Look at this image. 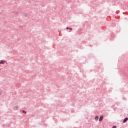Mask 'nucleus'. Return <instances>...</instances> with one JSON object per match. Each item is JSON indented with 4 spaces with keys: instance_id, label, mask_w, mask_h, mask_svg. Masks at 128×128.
<instances>
[{
    "instance_id": "3",
    "label": "nucleus",
    "mask_w": 128,
    "mask_h": 128,
    "mask_svg": "<svg viewBox=\"0 0 128 128\" xmlns=\"http://www.w3.org/2000/svg\"><path fill=\"white\" fill-rule=\"evenodd\" d=\"M103 118H104V116H100V118H99V122H102V120Z\"/></svg>"
},
{
    "instance_id": "8",
    "label": "nucleus",
    "mask_w": 128,
    "mask_h": 128,
    "mask_svg": "<svg viewBox=\"0 0 128 128\" xmlns=\"http://www.w3.org/2000/svg\"><path fill=\"white\" fill-rule=\"evenodd\" d=\"M66 30H70V28H68V27L66 28Z\"/></svg>"
},
{
    "instance_id": "7",
    "label": "nucleus",
    "mask_w": 128,
    "mask_h": 128,
    "mask_svg": "<svg viewBox=\"0 0 128 128\" xmlns=\"http://www.w3.org/2000/svg\"><path fill=\"white\" fill-rule=\"evenodd\" d=\"M69 30H72V28H69Z\"/></svg>"
},
{
    "instance_id": "2",
    "label": "nucleus",
    "mask_w": 128,
    "mask_h": 128,
    "mask_svg": "<svg viewBox=\"0 0 128 128\" xmlns=\"http://www.w3.org/2000/svg\"><path fill=\"white\" fill-rule=\"evenodd\" d=\"M128 120V118H125L123 120L124 124V122H126Z\"/></svg>"
},
{
    "instance_id": "4",
    "label": "nucleus",
    "mask_w": 128,
    "mask_h": 128,
    "mask_svg": "<svg viewBox=\"0 0 128 128\" xmlns=\"http://www.w3.org/2000/svg\"><path fill=\"white\" fill-rule=\"evenodd\" d=\"M95 120H98V116H96L95 117Z\"/></svg>"
},
{
    "instance_id": "1",
    "label": "nucleus",
    "mask_w": 128,
    "mask_h": 128,
    "mask_svg": "<svg viewBox=\"0 0 128 128\" xmlns=\"http://www.w3.org/2000/svg\"><path fill=\"white\" fill-rule=\"evenodd\" d=\"M6 64L5 60H0V64Z\"/></svg>"
},
{
    "instance_id": "5",
    "label": "nucleus",
    "mask_w": 128,
    "mask_h": 128,
    "mask_svg": "<svg viewBox=\"0 0 128 128\" xmlns=\"http://www.w3.org/2000/svg\"><path fill=\"white\" fill-rule=\"evenodd\" d=\"M22 112L24 113V114H26V111H24V110H22Z\"/></svg>"
},
{
    "instance_id": "6",
    "label": "nucleus",
    "mask_w": 128,
    "mask_h": 128,
    "mask_svg": "<svg viewBox=\"0 0 128 128\" xmlns=\"http://www.w3.org/2000/svg\"><path fill=\"white\" fill-rule=\"evenodd\" d=\"M112 128H116V126H114Z\"/></svg>"
}]
</instances>
